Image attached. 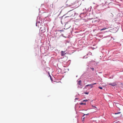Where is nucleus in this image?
I'll use <instances>...</instances> for the list:
<instances>
[{"instance_id": "nucleus-1", "label": "nucleus", "mask_w": 123, "mask_h": 123, "mask_svg": "<svg viewBox=\"0 0 123 123\" xmlns=\"http://www.w3.org/2000/svg\"><path fill=\"white\" fill-rule=\"evenodd\" d=\"M109 84L110 85L112 86H114L117 85L116 83L115 82L113 83H109Z\"/></svg>"}, {"instance_id": "nucleus-2", "label": "nucleus", "mask_w": 123, "mask_h": 123, "mask_svg": "<svg viewBox=\"0 0 123 123\" xmlns=\"http://www.w3.org/2000/svg\"><path fill=\"white\" fill-rule=\"evenodd\" d=\"M61 52V55L62 56H64L66 54L65 53V51H62Z\"/></svg>"}, {"instance_id": "nucleus-3", "label": "nucleus", "mask_w": 123, "mask_h": 123, "mask_svg": "<svg viewBox=\"0 0 123 123\" xmlns=\"http://www.w3.org/2000/svg\"><path fill=\"white\" fill-rule=\"evenodd\" d=\"M93 86V85H92V84H88V85H86L85 86V88H86V87L88 86H91V88H92V87H93V86Z\"/></svg>"}, {"instance_id": "nucleus-4", "label": "nucleus", "mask_w": 123, "mask_h": 123, "mask_svg": "<svg viewBox=\"0 0 123 123\" xmlns=\"http://www.w3.org/2000/svg\"><path fill=\"white\" fill-rule=\"evenodd\" d=\"M81 81L80 80H79L78 81V83L80 85H81Z\"/></svg>"}, {"instance_id": "nucleus-5", "label": "nucleus", "mask_w": 123, "mask_h": 123, "mask_svg": "<svg viewBox=\"0 0 123 123\" xmlns=\"http://www.w3.org/2000/svg\"><path fill=\"white\" fill-rule=\"evenodd\" d=\"M107 29V28H104L101 29L100 30V31H103V30H105L106 29Z\"/></svg>"}, {"instance_id": "nucleus-6", "label": "nucleus", "mask_w": 123, "mask_h": 123, "mask_svg": "<svg viewBox=\"0 0 123 123\" xmlns=\"http://www.w3.org/2000/svg\"><path fill=\"white\" fill-rule=\"evenodd\" d=\"M121 113V112H117V113H115V114H120Z\"/></svg>"}, {"instance_id": "nucleus-7", "label": "nucleus", "mask_w": 123, "mask_h": 123, "mask_svg": "<svg viewBox=\"0 0 123 123\" xmlns=\"http://www.w3.org/2000/svg\"><path fill=\"white\" fill-rule=\"evenodd\" d=\"M80 105H86V103H80Z\"/></svg>"}, {"instance_id": "nucleus-8", "label": "nucleus", "mask_w": 123, "mask_h": 123, "mask_svg": "<svg viewBox=\"0 0 123 123\" xmlns=\"http://www.w3.org/2000/svg\"><path fill=\"white\" fill-rule=\"evenodd\" d=\"M64 31V30H59V31H58L62 32V31Z\"/></svg>"}, {"instance_id": "nucleus-9", "label": "nucleus", "mask_w": 123, "mask_h": 123, "mask_svg": "<svg viewBox=\"0 0 123 123\" xmlns=\"http://www.w3.org/2000/svg\"><path fill=\"white\" fill-rule=\"evenodd\" d=\"M98 88H99V89H103V88L102 87H100V86H99L98 87Z\"/></svg>"}, {"instance_id": "nucleus-10", "label": "nucleus", "mask_w": 123, "mask_h": 123, "mask_svg": "<svg viewBox=\"0 0 123 123\" xmlns=\"http://www.w3.org/2000/svg\"><path fill=\"white\" fill-rule=\"evenodd\" d=\"M88 93H89L88 92H84V93L85 94H88Z\"/></svg>"}, {"instance_id": "nucleus-11", "label": "nucleus", "mask_w": 123, "mask_h": 123, "mask_svg": "<svg viewBox=\"0 0 123 123\" xmlns=\"http://www.w3.org/2000/svg\"><path fill=\"white\" fill-rule=\"evenodd\" d=\"M89 114L88 113L87 114H84V115H83V116L84 117L85 115H88Z\"/></svg>"}, {"instance_id": "nucleus-12", "label": "nucleus", "mask_w": 123, "mask_h": 123, "mask_svg": "<svg viewBox=\"0 0 123 123\" xmlns=\"http://www.w3.org/2000/svg\"><path fill=\"white\" fill-rule=\"evenodd\" d=\"M91 69H92V70L93 71L94 70V68H91Z\"/></svg>"}, {"instance_id": "nucleus-13", "label": "nucleus", "mask_w": 123, "mask_h": 123, "mask_svg": "<svg viewBox=\"0 0 123 123\" xmlns=\"http://www.w3.org/2000/svg\"><path fill=\"white\" fill-rule=\"evenodd\" d=\"M96 84V83H93V84H92V85L93 86V85H94Z\"/></svg>"}, {"instance_id": "nucleus-14", "label": "nucleus", "mask_w": 123, "mask_h": 123, "mask_svg": "<svg viewBox=\"0 0 123 123\" xmlns=\"http://www.w3.org/2000/svg\"><path fill=\"white\" fill-rule=\"evenodd\" d=\"M83 101H87V99L84 100H83Z\"/></svg>"}, {"instance_id": "nucleus-15", "label": "nucleus", "mask_w": 123, "mask_h": 123, "mask_svg": "<svg viewBox=\"0 0 123 123\" xmlns=\"http://www.w3.org/2000/svg\"><path fill=\"white\" fill-rule=\"evenodd\" d=\"M85 118V117H83V119H82V121L84 120Z\"/></svg>"}, {"instance_id": "nucleus-16", "label": "nucleus", "mask_w": 123, "mask_h": 123, "mask_svg": "<svg viewBox=\"0 0 123 123\" xmlns=\"http://www.w3.org/2000/svg\"><path fill=\"white\" fill-rule=\"evenodd\" d=\"M94 107L96 109H97V108L96 107H95V106H94L93 107Z\"/></svg>"}, {"instance_id": "nucleus-17", "label": "nucleus", "mask_w": 123, "mask_h": 123, "mask_svg": "<svg viewBox=\"0 0 123 123\" xmlns=\"http://www.w3.org/2000/svg\"><path fill=\"white\" fill-rule=\"evenodd\" d=\"M72 14L70 16H72Z\"/></svg>"}, {"instance_id": "nucleus-18", "label": "nucleus", "mask_w": 123, "mask_h": 123, "mask_svg": "<svg viewBox=\"0 0 123 123\" xmlns=\"http://www.w3.org/2000/svg\"><path fill=\"white\" fill-rule=\"evenodd\" d=\"M49 76H50V77H51V76H50V75H49Z\"/></svg>"}]
</instances>
